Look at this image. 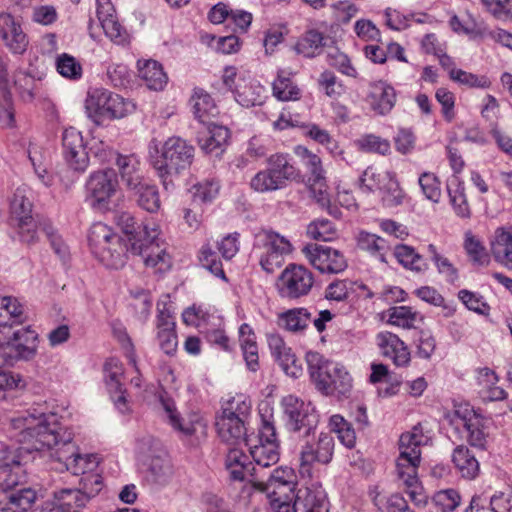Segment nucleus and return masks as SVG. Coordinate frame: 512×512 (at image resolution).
Here are the masks:
<instances>
[{"instance_id":"obj_44","label":"nucleus","mask_w":512,"mask_h":512,"mask_svg":"<svg viewBox=\"0 0 512 512\" xmlns=\"http://www.w3.org/2000/svg\"><path fill=\"white\" fill-rule=\"evenodd\" d=\"M225 466L234 480L242 481L254 470L249 457L239 448L233 446L225 459Z\"/></svg>"},{"instance_id":"obj_8","label":"nucleus","mask_w":512,"mask_h":512,"mask_svg":"<svg viewBox=\"0 0 512 512\" xmlns=\"http://www.w3.org/2000/svg\"><path fill=\"white\" fill-rule=\"evenodd\" d=\"M58 460L74 475H82L81 483L85 493L95 494L100 491L102 478L96 472L100 464L97 454H80L74 447H66L58 451Z\"/></svg>"},{"instance_id":"obj_53","label":"nucleus","mask_w":512,"mask_h":512,"mask_svg":"<svg viewBox=\"0 0 512 512\" xmlns=\"http://www.w3.org/2000/svg\"><path fill=\"white\" fill-rule=\"evenodd\" d=\"M268 492L271 509L274 512H290L291 502L294 498V487L286 485H274Z\"/></svg>"},{"instance_id":"obj_5","label":"nucleus","mask_w":512,"mask_h":512,"mask_svg":"<svg viewBox=\"0 0 512 512\" xmlns=\"http://www.w3.org/2000/svg\"><path fill=\"white\" fill-rule=\"evenodd\" d=\"M194 147L179 137H170L151 155L153 167L161 177L178 174L190 168Z\"/></svg>"},{"instance_id":"obj_58","label":"nucleus","mask_w":512,"mask_h":512,"mask_svg":"<svg viewBox=\"0 0 512 512\" xmlns=\"http://www.w3.org/2000/svg\"><path fill=\"white\" fill-rule=\"evenodd\" d=\"M435 99L440 105V112L443 119L451 123L457 116V98L456 94L448 87L441 86L435 91Z\"/></svg>"},{"instance_id":"obj_41","label":"nucleus","mask_w":512,"mask_h":512,"mask_svg":"<svg viewBox=\"0 0 512 512\" xmlns=\"http://www.w3.org/2000/svg\"><path fill=\"white\" fill-rule=\"evenodd\" d=\"M33 215L34 203L29 190L21 187L15 189L9 199L8 223Z\"/></svg>"},{"instance_id":"obj_40","label":"nucleus","mask_w":512,"mask_h":512,"mask_svg":"<svg viewBox=\"0 0 512 512\" xmlns=\"http://www.w3.org/2000/svg\"><path fill=\"white\" fill-rule=\"evenodd\" d=\"M18 240L26 245H31L39 240V234L43 230V222L38 214L25 217L9 223Z\"/></svg>"},{"instance_id":"obj_7","label":"nucleus","mask_w":512,"mask_h":512,"mask_svg":"<svg viewBox=\"0 0 512 512\" xmlns=\"http://www.w3.org/2000/svg\"><path fill=\"white\" fill-rule=\"evenodd\" d=\"M360 188L377 193L387 206H398L408 199L394 172L372 166L367 167L360 177Z\"/></svg>"},{"instance_id":"obj_3","label":"nucleus","mask_w":512,"mask_h":512,"mask_svg":"<svg viewBox=\"0 0 512 512\" xmlns=\"http://www.w3.org/2000/svg\"><path fill=\"white\" fill-rule=\"evenodd\" d=\"M295 154L299 157V181H301L310 195L319 203L329 204L331 188L328 184L326 170L322 158L305 146H297Z\"/></svg>"},{"instance_id":"obj_21","label":"nucleus","mask_w":512,"mask_h":512,"mask_svg":"<svg viewBox=\"0 0 512 512\" xmlns=\"http://www.w3.org/2000/svg\"><path fill=\"white\" fill-rule=\"evenodd\" d=\"M376 344L382 356L391 360L397 368H407L412 361L408 345L399 335L391 331H381L376 335Z\"/></svg>"},{"instance_id":"obj_45","label":"nucleus","mask_w":512,"mask_h":512,"mask_svg":"<svg viewBox=\"0 0 512 512\" xmlns=\"http://www.w3.org/2000/svg\"><path fill=\"white\" fill-rule=\"evenodd\" d=\"M452 462L456 470L465 479H474L480 471L479 462L470 450L461 445L454 449Z\"/></svg>"},{"instance_id":"obj_42","label":"nucleus","mask_w":512,"mask_h":512,"mask_svg":"<svg viewBox=\"0 0 512 512\" xmlns=\"http://www.w3.org/2000/svg\"><path fill=\"white\" fill-rule=\"evenodd\" d=\"M36 499L37 494L33 489H20L0 500V509L2 512H28L32 509Z\"/></svg>"},{"instance_id":"obj_37","label":"nucleus","mask_w":512,"mask_h":512,"mask_svg":"<svg viewBox=\"0 0 512 512\" xmlns=\"http://www.w3.org/2000/svg\"><path fill=\"white\" fill-rule=\"evenodd\" d=\"M97 17L101 27L112 41L121 43L125 40L126 32L118 22L115 10L110 0H96Z\"/></svg>"},{"instance_id":"obj_6","label":"nucleus","mask_w":512,"mask_h":512,"mask_svg":"<svg viewBox=\"0 0 512 512\" xmlns=\"http://www.w3.org/2000/svg\"><path fill=\"white\" fill-rule=\"evenodd\" d=\"M89 242L93 252L107 265L118 268L125 264L130 246L112 228L102 223L95 224Z\"/></svg>"},{"instance_id":"obj_20","label":"nucleus","mask_w":512,"mask_h":512,"mask_svg":"<svg viewBox=\"0 0 512 512\" xmlns=\"http://www.w3.org/2000/svg\"><path fill=\"white\" fill-rule=\"evenodd\" d=\"M397 93L387 80L379 79L368 84L365 102L376 115L389 114L396 104Z\"/></svg>"},{"instance_id":"obj_11","label":"nucleus","mask_w":512,"mask_h":512,"mask_svg":"<svg viewBox=\"0 0 512 512\" xmlns=\"http://www.w3.org/2000/svg\"><path fill=\"white\" fill-rule=\"evenodd\" d=\"M319 391L327 396H343L352 389L350 374L337 364L325 362L312 373Z\"/></svg>"},{"instance_id":"obj_51","label":"nucleus","mask_w":512,"mask_h":512,"mask_svg":"<svg viewBox=\"0 0 512 512\" xmlns=\"http://www.w3.org/2000/svg\"><path fill=\"white\" fill-rule=\"evenodd\" d=\"M87 493L79 489H62L54 494L51 501L61 512H77L85 503Z\"/></svg>"},{"instance_id":"obj_61","label":"nucleus","mask_w":512,"mask_h":512,"mask_svg":"<svg viewBox=\"0 0 512 512\" xmlns=\"http://www.w3.org/2000/svg\"><path fill=\"white\" fill-rule=\"evenodd\" d=\"M212 314L209 308L200 303H193L185 308L181 314L182 322L186 326L200 328L209 323Z\"/></svg>"},{"instance_id":"obj_33","label":"nucleus","mask_w":512,"mask_h":512,"mask_svg":"<svg viewBox=\"0 0 512 512\" xmlns=\"http://www.w3.org/2000/svg\"><path fill=\"white\" fill-rule=\"evenodd\" d=\"M189 102L194 117L203 124L213 122L220 115V109L215 99L202 88L193 90Z\"/></svg>"},{"instance_id":"obj_22","label":"nucleus","mask_w":512,"mask_h":512,"mask_svg":"<svg viewBox=\"0 0 512 512\" xmlns=\"http://www.w3.org/2000/svg\"><path fill=\"white\" fill-rule=\"evenodd\" d=\"M26 465V455L16 445H8L0 458V492L13 489L20 482L19 471Z\"/></svg>"},{"instance_id":"obj_24","label":"nucleus","mask_w":512,"mask_h":512,"mask_svg":"<svg viewBox=\"0 0 512 512\" xmlns=\"http://www.w3.org/2000/svg\"><path fill=\"white\" fill-rule=\"evenodd\" d=\"M62 144L67 164L75 171H85L89 166V157L81 133L75 129H66Z\"/></svg>"},{"instance_id":"obj_28","label":"nucleus","mask_w":512,"mask_h":512,"mask_svg":"<svg viewBox=\"0 0 512 512\" xmlns=\"http://www.w3.org/2000/svg\"><path fill=\"white\" fill-rule=\"evenodd\" d=\"M156 338L160 348L168 355H173L178 347L177 326L174 316L168 309L160 310L156 320Z\"/></svg>"},{"instance_id":"obj_25","label":"nucleus","mask_w":512,"mask_h":512,"mask_svg":"<svg viewBox=\"0 0 512 512\" xmlns=\"http://www.w3.org/2000/svg\"><path fill=\"white\" fill-rule=\"evenodd\" d=\"M427 437L420 423L414 425L409 431L403 432L398 440L397 460L416 461L422 463V447Z\"/></svg>"},{"instance_id":"obj_32","label":"nucleus","mask_w":512,"mask_h":512,"mask_svg":"<svg viewBox=\"0 0 512 512\" xmlns=\"http://www.w3.org/2000/svg\"><path fill=\"white\" fill-rule=\"evenodd\" d=\"M156 239L152 238L147 245H143L141 252L132 254L142 256L145 267L153 274H163L170 270L172 260L170 254L156 242Z\"/></svg>"},{"instance_id":"obj_31","label":"nucleus","mask_w":512,"mask_h":512,"mask_svg":"<svg viewBox=\"0 0 512 512\" xmlns=\"http://www.w3.org/2000/svg\"><path fill=\"white\" fill-rule=\"evenodd\" d=\"M281 404L288 418V424L294 431L309 425V417L313 411L310 402H305L295 395H287L283 397Z\"/></svg>"},{"instance_id":"obj_12","label":"nucleus","mask_w":512,"mask_h":512,"mask_svg":"<svg viewBox=\"0 0 512 512\" xmlns=\"http://www.w3.org/2000/svg\"><path fill=\"white\" fill-rule=\"evenodd\" d=\"M302 253L309 264L322 274H338L348 266L344 253L329 246L309 243L303 247Z\"/></svg>"},{"instance_id":"obj_62","label":"nucleus","mask_w":512,"mask_h":512,"mask_svg":"<svg viewBox=\"0 0 512 512\" xmlns=\"http://www.w3.org/2000/svg\"><path fill=\"white\" fill-rule=\"evenodd\" d=\"M203 43L211 46L215 51L222 54H234L241 48V41L236 35H229L224 37H216L212 34H204L202 36Z\"/></svg>"},{"instance_id":"obj_14","label":"nucleus","mask_w":512,"mask_h":512,"mask_svg":"<svg viewBox=\"0 0 512 512\" xmlns=\"http://www.w3.org/2000/svg\"><path fill=\"white\" fill-rule=\"evenodd\" d=\"M117 225L125 236V242L130 246V252H141L143 245H147L152 238L159 234L158 225L152 218H146L141 224L129 213H122Z\"/></svg>"},{"instance_id":"obj_27","label":"nucleus","mask_w":512,"mask_h":512,"mask_svg":"<svg viewBox=\"0 0 512 512\" xmlns=\"http://www.w3.org/2000/svg\"><path fill=\"white\" fill-rule=\"evenodd\" d=\"M489 249L494 260L512 270V225L497 227L489 239Z\"/></svg>"},{"instance_id":"obj_34","label":"nucleus","mask_w":512,"mask_h":512,"mask_svg":"<svg viewBox=\"0 0 512 512\" xmlns=\"http://www.w3.org/2000/svg\"><path fill=\"white\" fill-rule=\"evenodd\" d=\"M499 380L497 373L488 367L477 371V392L483 402H496L507 398L506 391L498 385Z\"/></svg>"},{"instance_id":"obj_2","label":"nucleus","mask_w":512,"mask_h":512,"mask_svg":"<svg viewBox=\"0 0 512 512\" xmlns=\"http://www.w3.org/2000/svg\"><path fill=\"white\" fill-rule=\"evenodd\" d=\"M299 182V168L289 159L288 154L276 152L265 160V168L259 170L250 180V188L258 193L273 192L288 184Z\"/></svg>"},{"instance_id":"obj_13","label":"nucleus","mask_w":512,"mask_h":512,"mask_svg":"<svg viewBox=\"0 0 512 512\" xmlns=\"http://www.w3.org/2000/svg\"><path fill=\"white\" fill-rule=\"evenodd\" d=\"M421 463L416 461L395 460V474L399 486L408 495L415 507H424L428 495L419 476Z\"/></svg>"},{"instance_id":"obj_36","label":"nucleus","mask_w":512,"mask_h":512,"mask_svg":"<svg viewBox=\"0 0 512 512\" xmlns=\"http://www.w3.org/2000/svg\"><path fill=\"white\" fill-rule=\"evenodd\" d=\"M137 76L151 90L161 91L168 82L163 65L154 59L137 61Z\"/></svg>"},{"instance_id":"obj_9","label":"nucleus","mask_w":512,"mask_h":512,"mask_svg":"<svg viewBox=\"0 0 512 512\" xmlns=\"http://www.w3.org/2000/svg\"><path fill=\"white\" fill-rule=\"evenodd\" d=\"M87 199L91 206L101 212L110 210L113 198L119 191L116 171L112 168L94 171L86 184Z\"/></svg>"},{"instance_id":"obj_54","label":"nucleus","mask_w":512,"mask_h":512,"mask_svg":"<svg viewBox=\"0 0 512 512\" xmlns=\"http://www.w3.org/2000/svg\"><path fill=\"white\" fill-rule=\"evenodd\" d=\"M463 247L469 258L475 264L484 266L490 263V254L483 241L473 232L467 231L465 233Z\"/></svg>"},{"instance_id":"obj_1","label":"nucleus","mask_w":512,"mask_h":512,"mask_svg":"<svg viewBox=\"0 0 512 512\" xmlns=\"http://www.w3.org/2000/svg\"><path fill=\"white\" fill-rule=\"evenodd\" d=\"M12 423L18 432L10 445H16L19 452L26 455V464L33 451L50 450L59 443V428L51 423V415L29 414L15 418Z\"/></svg>"},{"instance_id":"obj_49","label":"nucleus","mask_w":512,"mask_h":512,"mask_svg":"<svg viewBox=\"0 0 512 512\" xmlns=\"http://www.w3.org/2000/svg\"><path fill=\"white\" fill-rule=\"evenodd\" d=\"M270 347L273 351V355L287 374L295 376L301 370V366L297 364L295 354L292 353L291 348L286 346L282 338L272 337Z\"/></svg>"},{"instance_id":"obj_16","label":"nucleus","mask_w":512,"mask_h":512,"mask_svg":"<svg viewBox=\"0 0 512 512\" xmlns=\"http://www.w3.org/2000/svg\"><path fill=\"white\" fill-rule=\"evenodd\" d=\"M259 263L267 273H274L285 261V256L293 251L291 242L275 232L264 234Z\"/></svg>"},{"instance_id":"obj_15","label":"nucleus","mask_w":512,"mask_h":512,"mask_svg":"<svg viewBox=\"0 0 512 512\" xmlns=\"http://www.w3.org/2000/svg\"><path fill=\"white\" fill-rule=\"evenodd\" d=\"M451 421L456 424H462L467 430V441L471 446L485 448L489 438L486 419L474 411L467 404L456 406L453 411Z\"/></svg>"},{"instance_id":"obj_63","label":"nucleus","mask_w":512,"mask_h":512,"mask_svg":"<svg viewBox=\"0 0 512 512\" xmlns=\"http://www.w3.org/2000/svg\"><path fill=\"white\" fill-rule=\"evenodd\" d=\"M457 297L468 310L483 316L490 314L491 307L482 295L468 289H461Z\"/></svg>"},{"instance_id":"obj_19","label":"nucleus","mask_w":512,"mask_h":512,"mask_svg":"<svg viewBox=\"0 0 512 512\" xmlns=\"http://www.w3.org/2000/svg\"><path fill=\"white\" fill-rule=\"evenodd\" d=\"M215 428L221 441L227 445L240 446L247 443L244 421L235 413L231 404L216 417Z\"/></svg>"},{"instance_id":"obj_60","label":"nucleus","mask_w":512,"mask_h":512,"mask_svg":"<svg viewBox=\"0 0 512 512\" xmlns=\"http://www.w3.org/2000/svg\"><path fill=\"white\" fill-rule=\"evenodd\" d=\"M295 474L293 469L288 467H279L274 470L271 475V479L269 482L264 481H251V485L254 489L265 492L266 490L271 489L274 485H286L293 486L295 488Z\"/></svg>"},{"instance_id":"obj_29","label":"nucleus","mask_w":512,"mask_h":512,"mask_svg":"<svg viewBox=\"0 0 512 512\" xmlns=\"http://www.w3.org/2000/svg\"><path fill=\"white\" fill-rule=\"evenodd\" d=\"M443 70L447 72L449 80L459 87L470 90H488L492 87V81L486 74L459 68L454 59Z\"/></svg>"},{"instance_id":"obj_17","label":"nucleus","mask_w":512,"mask_h":512,"mask_svg":"<svg viewBox=\"0 0 512 512\" xmlns=\"http://www.w3.org/2000/svg\"><path fill=\"white\" fill-rule=\"evenodd\" d=\"M0 39L11 53L17 55L24 54L29 46L21 20L8 12L0 13Z\"/></svg>"},{"instance_id":"obj_64","label":"nucleus","mask_w":512,"mask_h":512,"mask_svg":"<svg viewBox=\"0 0 512 512\" xmlns=\"http://www.w3.org/2000/svg\"><path fill=\"white\" fill-rule=\"evenodd\" d=\"M319 85L325 94L335 101L343 99L348 94L347 87L330 71H325L319 78Z\"/></svg>"},{"instance_id":"obj_48","label":"nucleus","mask_w":512,"mask_h":512,"mask_svg":"<svg viewBox=\"0 0 512 512\" xmlns=\"http://www.w3.org/2000/svg\"><path fill=\"white\" fill-rule=\"evenodd\" d=\"M324 46V34L317 29H309L297 40L295 50L304 57H315Z\"/></svg>"},{"instance_id":"obj_30","label":"nucleus","mask_w":512,"mask_h":512,"mask_svg":"<svg viewBox=\"0 0 512 512\" xmlns=\"http://www.w3.org/2000/svg\"><path fill=\"white\" fill-rule=\"evenodd\" d=\"M115 164L118 167L120 176L126 187L134 192L150 183L142 175L140 161L134 155L117 154Z\"/></svg>"},{"instance_id":"obj_39","label":"nucleus","mask_w":512,"mask_h":512,"mask_svg":"<svg viewBox=\"0 0 512 512\" xmlns=\"http://www.w3.org/2000/svg\"><path fill=\"white\" fill-rule=\"evenodd\" d=\"M234 94L236 100L242 106L252 107L263 103L265 89L260 83L252 79L239 78L235 85Z\"/></svg>"},{"instance_id":"obj_47","label":"nucleus","mask_w":512,"mask_h":512,"mask_svg":"<svg viewBox=\"0 0 512 512\" xmlns=\"http://www.w3.org/2000/svg\"><path fill=\"white\" fill-rule=\"evenodd\" d=\"M334 447L333 437L327 433H321L317 440L306 443L302 449L311 453L318 460V464L327 465L333 458Z\"/></svg>"},{"instance_id":"obj_23","label":"nucleus","mask_w":512,"mask_h":512,"mask_svg":"<svg viewBox=\"0 0 512 512\" xmlns=\"http://www.w3.org/2000/svg\"><path fill=\"white\" fill-rule=\"evenodd\" d=\"M380 320L400 330H416L424 323L425 316L409 305H393L379 314Z\"/></svg>"},{"instance_id":"obj_38","label":"nucleus","mask_w":512,"mask_h":512,"mask_svg":"<svg viewBox=\"0 0 512 512\" xmlns=\"http://www.w3.org/2000/svg\"><path fill=\"white\" fill-rule=\"evenodd\" d=\"M272 95L281 102H295L302 98V90L293 80V73L279 69L272 82Z\"/></svg>"},{"instance_id":"obj_43","label":"nucleus","mask_w":512,"mask_h":512,"mask_svg":"<svg viewBox=\"0 0 512 512\" xmlns=\"http://www.w3.org/2000/svg\"><path fill=\"white\" fill-rule=\"evenodd\" d=\"M312 321V315L307 308L296 307L288 309L278 315L279 325L293 333L303 332Z\"/></svg>"},{"instance_id":"obj_50","label":"nucleus","mask_w":512,"mask_h":512,"mask_svg":"<svg viewBox=\"0 0 512 512\" xmlns=\"http://www.w3.org/2000/svg\"><path fill=\"white\" fill-rule=\"evenodd\" d=\"M250 441L248 439L245 445L249 446L251 457L258 465L269 467L279 461L278 443L268 441V443L251 444Z\"/></svg>"},{"instance_id":"obj_57","label":"nucleus","mask_w":512,"mask_h":512,"mask_svg":"<svg viewBox=\"0 0 512 512\" xmlns=\"http://www.w3.org/2000/svg\"><path fill=\"white\" fill-rule=\"evenodd\" d=\"M307 235L315 241L332 242L339 238V231L332 221L318 219L308 225Z\"/></svg>"},{"instance_id":"obj_55","label":"nucleus","mask_w":512,"mask_h":512,"mask_svg":"<svg viewBox=\"0 0 512 512\" xmlns=\"http://www.w3.org/2000/svg\"><path fill=\"white\" fill-rule=\"evenodd\" d=\"M328 427L337 435L339 441L347 448L352 449L356 445V433L351 425L342 415L334 414L329 418Z\"/></svg>"},{"instance_id":"obj_10","label":"nucleus","mask_w":512,"mask_h":512,"mask_svg":"<svg viewBox=\"0 0 512 512\" xmlns=\"http://www.w3.org/2000/svg\"><path fill=\"white\" fill-rule=\"evenodd\" d=\"M314 281V274L308 267L290 263L282 270L275 285L282 297L299 299L310 293Z\"/></svg>"},{"instance_id":"obj_35","label":"nucleus","mask_w":512,"mask_h":512,"mask_svg":"<svg viewBox=\"0 0 512 512\" xmlns=\"http://www.w3.org/2000/svg\"><path fill=\"white\" fill-rule=\"evenodd\" d=\"M7 346L16 357L30 359L37 352L38 334L30 326L21 328L9 338Z\"/></svg>"},{"instance_id":"obj_46","label":"nucleus","mask_w":512,"mask_h":512,"mask_svg":"<svg viewBox=\"0 0 512 512\" xmlns=\"http://www.w3.org/2000/svg\"><path fill=\"white\" fill-rule=\"evenodd\" d=\"M394 257L406 269L417 273L428 270L429 264L423 255L419 254L413 247L400 244L394 248Z\"/></svg>"},{"instance_id":"obj_52","label":"nucleus","mask_w":512,"mask_h":512,"mask_svg":"<svg viewBox=\"0 0 512 512\" xmlns=\"http://www.w3.org/2000/svg\"><path fill=\"white\" fill-rule=\"evenodd\" d=\"M358 151L366 154L386 156L391 152V145L388 139L376 134H364L355 141Z\"/></svg>"},{"instance_id":"obj_59","label":"nucleus","mask_w":512,"mask_h":512,"mask_svg":"<svg viewBox=\"0 0 512 512\" xmlns=\"http://www.w3.org/2000/svg\"><path fill=\"white\" fill-rule=\"evenodd\" d=\"M56 71L68 80H79L83 75L82 64L68 53H62L55 59Z\"/></svg>"},{"instance_id":"obj_4","label":"nucleus","mask_w":512,"mask_h":512,"mask_svg":"<svg viewBox=\"0 0 512 512\" xmlns=\"http://www.w3.org/2000/svg\"><path fill=\"white\" fill-rule=\"evenodd\" d=\"M85 110L88 117L99 124L105 119L126 117L135 110V104L107 89L92 88L87 93Z\"/></svg>"},{"instance_id":"obj_18","label":"nucleus","mask_w":512,"mask_h":512,"mask_svg":"<svg viewBox=\"0 0 512 512\" xmlns=\"http://www.w3.org/2000/svg\"><path fill=\"white\" fill-rule=\"evenodd\" d=\"M329 498L320 481L307 482L298 491L293 503V512H328Z\"/></svg>"},{"instance_id":"obj_26","label":"nucleus","mask_w":512,"mask_h":512,"mask_svg":"<svg viewBox=\"0 0 512 512\" xmlns=\"http://www.w3.org/2000/svg\"><path fill=\"white\" fill-rule=\"evenodd\" d=\"M207 127L198 133L197 143L202 151L207 154H222L231 138L228 127L214 122L207 123Z\"/></svg>"},{"instance_id":"obj_56","label":"nucleus","mask_w":512,"mask_h":512,"mask_svg":"<svg viewBox=\"0 0 512 512\" xmlns=\"http://www.w3.org/2000/svg\"><path fill=\"white\" fill-rule=\"evenodd\" d=\"M421 47L426 54L435 56L444 69L454 59L447 53V46L435 34H426L421 40Z\"/></svg>"}]
</instances>
